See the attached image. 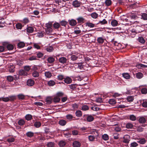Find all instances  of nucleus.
<instances>
[{"mask_svg":"<svg viewBox=\"0 0 147 147\" xmlns=\"http://www.w3.org/2000/svg\"><path fill=\"white\" fill-rule=\"evenodd\" d=\"M70 56V59L72 61H76L78 59H81L82 57V55L81 54L74 51L71 52Z\"/></svg>","mask_w":147,"mask_h":147,"instance_id":"nucleus-1","label":"nucleus"},{"mask_svg":"<svg viewBox=\"0 0 147 147\" xmlns=\"http://www.w3.org/2000/svg\"><path fill=\"white\" fill-rule=\"evenodd\" d=\"M53 22H49L45 24V26L46 27L45 31L46 33L49 34L52 33L53 32V29L52 28L53 26Z\"/></svg>","mask_w":147,"mask_h":147,"instance_id":"nucleus-2","label":"nucleus"},{"mask_svg":"<svg viewBox=\"0 0 147 147\" xmlns=\"http://www.w3.org/2000/svg\"><path fill=\"white\" fill-rule=\"evenodd\" d=\"M123 142L125 143H128L130 140V137L129 135H126L123 138Z\"/></svg>","mask_w":147,"mask_h":147,"instance_id":"nucleus-3","label":"nucleus"},{"mask_svg":"<svg viewBox=\"0 0 147 147\" xmlns=\"http://www.w3.org/2000/svg\"><path fill=\"white\" fill-rule=\"evenodd\" d=\"M135 29L138 33L141 32L144 30L143 28L140 26H136Z\"/></svg>","mask_w":147,"mask_h":147,"instance_id":"nucleus-4","label":"nucleus"},{"mask_svg":"<svg viewBox=\"0 0 147 147\" xmlns=\"http://www.w3.org/2000/svg\"><path fill=\"white\" fill-rule=\"evenodd\" d=\"M86 120L87 121L90 122L93 121L94 117L91 115H86Z\"/></svg>","mask_w":147,"mask_h":147,"instance_id":"nucleus-5","label":"nucleus"},{"mask_svg":"<svg viewBox=\"0 0 147 147\" xmlns=\"http://www.w3.org/2000/svg\"><path fill=\"white\" fill-rule=\"evenodd\" d=\"M138 14L136 13H131L129 15L130 17L133 19H136L138 18Z\"/></svg>","mask_w":147,"mask_h":147,"instance_id":"nucleus-6","label":"nucleus"},{"mask_svg":"<svg viewBox=\"0 0 147 147\" xmlns=\"http://www.w3.org/2000/svg\"><path fill=\"white\" fill-rule=\"evenodd\" d=\"M78 24H82L84 22L85 19L82 17H79L76 19Z\"/></svg>","mask_w":147,"mask_h":147,"instance_id":"nucleus-7","label":"nucleus"},{"mask_svg":"<svg viewBox=\"0 0 147 147\" xmlns=\"http://www.w3.org/2000/svg\"><path fill=\"white\" fill-rule=\"evenodd\" d=\"M34 84V81L32 79H28L27 82V85L29 86H32Z\"/></svg>","mask_w":147,"mask_h":147,"instance_id":"nucleus-8","label":"nucleus"},{"mask_svg":"<svg viewBox=\"0 0 147 147\" xmlns=\"http://www.w3.org/2000/svg\"><path fill=\"white\" fill-rule=\"evenodd\" d=\"M59 61L60 63L64 64L66 63L67 59L64 57H62L59 59Z\"/></svg>","mask_w":147,"mask_h":147,"instance_id":"nucleus-9","label":"nucleus"},{"mask_svg":"<svg viewBox=\"0 0 147 147\" xmlns=\"http://www.w3.org/2000/svg\"><path fill=\"white\" fill-rule=\"evenodd\" d=\"M69 25L72 26H75L77 24L76 20L73 19L69 20Z\"/></svg>","mask_w":147,"mask_h":147,"instance_id":"nucleus-10","label":"nucleus"},{"mask_svg":"<svg viewBox=\"0 0 147 147\" xmlns=\"http://www.w3.org/2000/svg\"><path fill=\"white\" fill-rule=\"evenodd\" d=\"M80 3L77 0H75L73 2V5L74 7H79L80 5Z\"/></svg>","mask_w":147,"mask_h":147,"instance_id":"nucleus-11","label":"nucleus"},{"mask_svg":"<svg viewBox=\"0 0 147 147\" xmlns=\"http://www.w3.org/2000/svg\"><path fill=\"white\" fill-rule=\"evenodd\" d=\"M59 24L61 26L65 27L67 24V22L65 20H62L60 21Z\"/></svg>","mask_w":147,"mask_h":147,"instance_id":"nucleus-12","label":"nucleus"},{"mask_svg":"<svg viewBox=\"0 0 147 147\" xmlns=\"http://www.w3.org/2000/svg\"><path fill=\"white\" fill-rule=\"evenodd\" d=\"M64 82L65 83L69 84L71 83L72 82V79L70 78L67 77L64 79Z\"/></svg>","mask_w":147,"mask_h":147,"instance_id":"nucleus-13","label":"nucleus"},{"mask_svg":"<svg viewBox=\"0 0 147 147\" xmlns=\"http://www.w3.org/2000/svg\"><path fill=\"white\" fill-rule=\"evenodd\" d=\"M80 143L78 141H75L73 143V146L74 147H80Z\"/></svg>","mask_w":147,"mask_h":147,"instance_id":"nucleus-14","label":"nucleus"},{"mask_svg":"<svg viewBox=\"0 0 147 147\" xmlns=\"http://www.w3.org/2000/svg\"><path fill=\"white\" fill-rule=\"evenodd\" d=\"M53 27L55 29H58L60 26L59 23L55 22L53 25Z\"/></svg>","mask_w":147,"mask_h":147,"instance_id":"nucleus-15","label":"nucleus"},{"mask_svg":"<svg viewBox=\"0 0 147 147\" xmlns=\"http://www.w3.org/2000/svg\"><path fill=\"white\" fill-rule=\"evenodd\" d=\"M80 61H81L80 62L76 63V64L77 65V68L81 69L83 68V64L84 62L81 60Z\"/></svg>","mask_w":147,"mask_h":147,"instance_id":"nucleus-16","label":"nucleus"},{"mask_svg":"<svg viewBox=\"0 0 147 147\" xmlns=\"http://www.w3.org/2000/svg\"><path fill=\"white\" fill-rule=\"evenodd\" d=\"M136 77L138 79L142 78L143 76V74L140 72H139L136 73Z\"/></svg>","mask_w":147,"mask_h":147,"instance_id":"nucleus-17","label":"nucleus"},{"mask_svg":"<svg viewBox=\"0 0 147 147\" xmlns=\"http://www.w3.org/2000/svg\"><path fill=\"white\" fill-rule=\"evenodd\" d=\"M47 61L49 63H53L55 61V59L53 57L50 56L48 57Z\"/></svg>","mask_w":147,"mask_h":147,"instance_id":"nucleus-18","label":"nucleus"},{"mask_svg":"<svg viewBox=\"0 0 147 147\" xmlns=\"http://www.w3.org/2000/svg\"><path fill=\"white\" fill-rule=\"evenodd\" d=\"M86 26L90 28H93L95 26L94 24H93L89 22H86Z\"/></svg>","mask_w":147,"mask_h":147,"instance_id":"nucleus-19","label":"nucleus"},{"mask_svg":"<svg viewBox=\"0 0 147 147\" xmlns=\"http://www.w3.org/2000/svg\"><path fill=\"white\" fill-rule=\"evenodd\" d=\"M105 39L102 37H98L97 39L98 42L99 44H102L104 42Z\"/></svg>","mask_w":147,"mask_h":147,"instance_id":"nucleus-20","label":"nucleus"},{"mask_svg":"<svg viewBox=\"0 0 147 147\" xmlns=\"http://www.w3.org/2000/svg\"><path fill=\"white\" fill-rule=\"evenodd\" d=\"M141 18L144 20H147V14L145 13H141Z\"/></svg>","mask_w":147,"mask_h":147,"instance_id":"nucleus-21","label":"nucleus"},{"mask_svg":"<svg viewBox=\"0 0 147 147\" xmlns=\"http://www.w3.org/2000/svg\"><path fill=\"white\" fill-rule=\"evenodd\" d=\"M111 24L113 26L115 27L117 26L118 23V22L116 20H113L111 21Z\"/></svg>","mask_w":147,"mask_h":147,"instance_id":"nucleus-22","label":"nucleus"},{"mask_svg":"<svg viewBox=\"0 0 147 147\" xmlns=\"http://www.w3.org/2000/svg\"><path fill=\"white\" fill-rule=\"evenodd\" d=\"M122 76L124 78L126 79H129L130 78V75L128 73H123L122 74Z\"/></svg>","mask_w":147,"mask_h":147,"instance_id":"nucleus-23","label":"nucleus"},{"mask_svg":"<svg viewBox=\"0 0 147 147\" xmlns=\"http://www.w3.org/2000/svg\"><path fill=\"white\" fill-rule=\"evenodd\" d=\"M46 50L47 51L49 52H52L54 50L53 47L52 46H49L47 47L46 48Z\"/></svg>","mask_w":147,"mask_h":147,"instance_id":"nucleus-24","label":"nucleus"},{"mask_svg":"<svg viewBox=\"0 0 147 147\" xmlns=\"http://www.w3.org/2000/svg\"><path fill=\"white\" fill-rule=\"evenodd\" d=\"M139 121L140 123H144L146 122V119L143 117H141L139 118Z\"/></svg>","mask_w":147,"mask_h":147,"instance_id":"nucleus-25","label":"nucleus"},{"mask_svg":"<svg viewBox=\"0 0 147 147\" xmlns=\"http://www.w3.org/2000/svg\"><path fill=\"white\" fill-rule=\"evenodd\" d=\"M129 119L133 121H134L136 119V116L134 115H130L129 116Z\"/></svg>","mask_w":147,"mask_h":147,"instance_id":"nucleus-26","label":"nucleus"},{"mask_svg":"<svg viewBox=\"0 0 147 147\" xmlns=\"http://www.w3.org/2000/svg\"><path fill=\"white\" fill-rule=\"evenodd\" d=\"M52 100L55 103H57L59 102L60 99L59 97L57 96L54 97Z\"/></svg>","mask_w":147,"mask_h":147,"instance_id":"nucleus-27","label":"nucleus"},{"mask_svg":"<svg viewBox=\"0 0 147 147\" xmlns=\"http://www.w3.org/2000/svg\"><path fill=\"white\" fill-rule=\"evenodd\" d=\"M26 119L27 121H30L32 119V116L30 114H27L25 116Z\"/></svg>","mask_w":147,"mask_h":147,"instance_id":"nucleus-28","label":"nucleus"},{"mask_svg":"<svg viewBox=\"0 0 147 147\" xmlns=\"http://www.w3.org/2000/svg\"><path fill=\"white\" fill-rule=\"evenodd\" d=\"M105 3L106 6H109L111 5L112 1L111 0H106Z\"/></svg>","mask_w":147,"mask_h":147,"instance_id":"nucleus-29","label":"nucleus"},{"mask_svg":"<svg viewBox=\"0 0 147 147\" xmlns=\"http://www.w3.org/2000/svg\"><path fill=\"white\" fill-rule=\"evenodd\" d=\"M138 41L140 43L144 44L145 42V40L144 38L142 36H140L138 38Z\"/></svg>","mask_w":147,"mask_h":147,"instance_id":"nucleus-30","label":"nucleus"},{"mask_svg":"<svg viewBox=\"0 0 147 147\" xmlns=\"http://www.w3.org/2000/svg\"><path fill=\"white\" fill-rule=\"evenodd\" d=\"M81 32V31L78 28L76 27L74 28V33L75 34H80Z\"/></svg>","mask_w":147,"mask_h":147,"instance_id":"nucleus-31","label":"nucleus"},{"mask_svg":"<svg viewBox=\"0 0 147 147\" xmlns=\"http://www.w3.org/2000/svg\"><path fill=\"white\" fill-rule=\"evenodd\" d=\"M75 114L76 116L80 117L82 116V113L81 111L78 110L76 111Z\"/></svg>","mask_w":147,"mask_h":147,"instance_id":"nucleus-32","label":"nucleus"},{"mask_svg":"<svg viewBox=\"0 0 147 147\" xmlns=\"http://www.w3.org/2000/svg\"><path fill=\"white\" fill-rule=\"evenodd\" d=\"M34 31V28L33 27L29 26L27 28V31L29 33H32Z\"/></svg>","mask_w":147,"mask_h":147,"instance_id":"nucleus-33","label":"nucleus"},{"mask_svg":"<svg viewBox=\"0 0 147 147\" xmlns=\"http://www.w3.org/2000/svg\"><path fill=\"white\" fill-rule=\"evenodd\" d=\"M34 134V133L31 131H28L26 133V135L29 138H31L33 137Z\"/></svg>","mask_w":147,"mask_h":147,"instance_id":"nucleus-34","label":"nucleus"},{"mask_svg":"<svg viewBox=\"0 0 147 147\" xmlns=\"http://www.w3.org/2000/svg\"><path fill=\"white\" fill-rule=\"evenodd\" d=\"M45 75L46 77L47 78H50L52 76V74L49 71H47L45 72Z\"/></svg>","mask_w":147,"mask_h":147,"instance_id":"nucleus-35","label":"nucleus"},{"mask_svg":"<svg viewBox=\"0 0 147 147\" xmlns=\"http://www.w3.org/2000/svg\"><path fill=\"white\" fill-rule=\"evenodd\" d=\"M32 76L34 78L38 77L39 76L38 72L36 71H34L32 73Z\"/></svg>","mask_w":147,"mask_h":147,"instance_id":"nucleus-36","label":"nucleus"},{"mask_svg":"<svg viewBox=\"0 0 147 147\" xmlns=\"http://www.w3.org/2000/svg\"><path fill=\"white\" fill-rule=\"evenodd\" d=\"M7 80L8 81L11 82L13 80L14 78L12 76H7Z\"/></svg>","mask_w":147,"mask_h":147,"instance_id":"nucleus-37","label":"nucleus"},{"mask_svg":"<svg viewBox=\"0 0 147 147\" xmlns=\"http://www.w3.org/2000/svg\"><path fill=\"white\" fill-rule=\"evenodd\" d=\"M17 96L20 100H24L25 97V96L22 94H19Z\"/></svg>","mask_w":147,"mask_h":147,"instance_id":"nucleus-38","label":"nucleus"},{"mask_svg":"<svg viewBox=\"0 0 147 147\" xmlns=\"http://www.w3.org/2000/svg\"><path fill=\"white\" fill-rule=\"evenodd\" d=\"M66 144V142L65 141L63 140H61L59 142V145L60 147H63Z\"/></svg>","mask_w":147,"mask_h":147,"instance_id":"nucleus-39","label":"nucleus"},{"mask_svg":"<svg viewBox=\"0 0 147 147\" xmlns=\"http://www.w3.org/2000/svg\"><path fill=\"white\" fill-rule=\"evenodd\" d=\"M130 34L134 36L138 33L135 29H132L130 31Z\"/></svg>","mask_w":147,"mask_h":147,"instance_id":"nucleus-40","label":"nucleus"},{"mask_svg":"<svg viewBox=\"0 0 147 147\" xmlns=\"http://www.w3.org/2000/svg\"><path fill=\"white\" fill-rule=\"evenodd\" d=\"M127 100L128 102H131L134 100V96H128L127 98Z\"/></svg>","mask_w":147,"mask_h":147,"instance_id":"nucleus-41","label":"nucleus"},{"mask_svg":"<svg viewBox=\"0 0 147 147\" xmlns=\"http://www.w3.org/2000/svg\"><path fill=\"white\" fill-rule=\"evenodd\" d=\"M66 123V121L65 120H61L59 121V124L62 126L65 125Z\"/></svg>","mask_w":147,"mask_h":147,"instance_id":"nucleus-42","label":"nucleus"},{"mask_svg":"<svg viewBox=\"0 0 147 147\" xmlns=\"http://www.w3.org/2000/svg\"><path fill=\"white\" fill-rule=\"evenodd\" d=\"M126 127L128 129H131L133 127V125L131 123H128L126 125Z\"/></svg>","mask_w":147,"mask_h":147,"instance_id":"nucleus-43","label":"nucleus"},{"mask_svg":"<svg viewBox=\"0 0 147 147\" xmlns=\"http://www.w3.org/2000/svg\"><path fill=\"white\" fill-rule=\"evenodd\" d=\"M64 79V76L63 75L59 74L57 76V79L59 80H62Z\"/></svg>","mask_w":147,"mask_h":147,"instance_id":"nucleus-44","label":"nucleus"},{"mask_svg":"<svg viewBox=\"0 0 147 147\" xmlns=\"http://www.w3.org/2000/svg\"><path fill=\"white\" fill-rule=\"evenodd\" d=\"M5 21L3 20L0 19V27L2 28L5 26Z\"/></svg>","mask_w":147,"mask_h":147,"instance_id":"nucleus-45","label":"nucleus"},{"mask_svg":"<svg viewBox=\"0 0 147 147\" xmlns=\"http://www.w3.org/2000/svg\"><path fill=\"white\" fill-rule=\"evenodd\" d=\"M91 17L94 19L98 17V15L96 12H94L92 13L91 15Z\"/></svg>","mask_w":147,"mask_h":147,"instance_id":"nucleus-46","label":"nucleus"},{"mask_svg":"<svg viewBox=\"0 0 147 147\" xmlns=\"http://www.w3.org/2000/svg\"><path fill=\"white\" fill-rule=\"evenodd\" d=\"M25 45V44L24 43L22 42H19L18 44V47L20 48L23 47Z\"/></svg>","mask_w":147,"mask_h":147,"instance_id":"nucleus-47","label":"nucleus"},{"mask_svg":"<svg viewBox=\"0 0 147 147\" xmlns=\"http://www.w3.org/2000/svg\"><path fill=\"white\" fill-rule=\"evenodd\" d=\"M48 84L49 86H53L55 85V82L52 80L49 81L48 82Z\"/></svg>","mask_w":147,"mask_h":147,"instance_id":"nucleus-48","label":"nucleus"},{"mask_svg":"<svg viewBox=\"0 0 147 147\" xmlns=\"http://www.w3.org/2000/svg\"><path fill=\"white\" fill-rule=\"evenodd\" d=\"M41 125V123L39 121H36L34 123V125L36 128L39 127Z\"/></svg>","mask_w":147,"mask_h":147,"instance_id":"nucleus-49","label":"nucleus"},{"mask_svg":"<svg viewBox=\"0 0 147 147\" xmlns=\"http://www.w3.org/2000/svg\"><path fill=\"white\" fill-rule=\"evenodd\" d=\"M52 99L51 97H47L46 100V101L47 102V103L50 104L52 102Z\"/></svg>","mask_w":147,"mask_h":147,"instance_id":"nucleus-50","label":"nucleus"},{"mask_svg":"<svg viewBox=\"0 0 147 147\" xmlns=\"http://www.w3.org/2000/svg\"><path fill=\"white\" fill-rule=\"evenodd\" d=\"M36 55L38 58H41L42 57L43 54L40 52H38L36 53Z\"/></svg>","mask_w":147,"mask_h":147,"instance_id":"nucleus-51","label":"nucleus"},{"mask_svg":"<svg viewBox=\"0 0 147 147\" xmlns=\"http://www.w3.org/2000/svg\"><path fill=\"white\" fill-rule=\"evenodd\" d=\"M15 67L13 66H11L9 68V71L11 73L14 72L15 71Z\"/></svg>","mask_w":147,"mask_h":147,"instance_id":"nucleus-52","label":"nucleus"},{"mask_svg":"<svg viewBox=\"0 0 147 147\" xmlns=\"http://www.w3.org/2000/svg\"><path fill=\"white\" fill-rule=\"evenodd\" d=\"M138 142L140 144H143L146 142V140L144 138H142L139 140Z\"/></svg>","mask_w":147,"mask_h":147,"instance_id":"nucleus-53","label":"nucleus"},{"mask_svg":"<svg viewBox=\"0 0 147 147\" xmlns=\"http://www.w3.org/2000/svg\"><path fill=\"white\" fill-rule=\"evenodd\" d=\"M18 123L19 125H22L25 124V122L23 119H21L18 121Z\"/></svg>","mask_w":147,"mask_h":147,"instance_id":"nucleus-54","label":"nucleus"},{"mask_svg":"<svg viewBox=\"0 0 147 147\" xmlns=\"http://www.w3.org/2000/svg\"><path fill=\"white\" fill-rule=\"evenodd\" d=\"M7 48L8 50H12L14 48L13 45L11 44H8L7 46Z\"/></svg>","mask_w":147,"mask_h":147,"instance_id":"nucleus-55","label":"nucleus"},{"mask_svg":"<svg viewBox=\"0 0 147 147\" xmlns=\"http://www.w3.org/2000/svg\"><path fill=\"white\" fill-rule=\"evenodd\" d=\"M109 102L111 105L115 104L116 103L115 100L114 99H110L109 101Z\"/></svg>","mask_w":147,"mask_h":147,"instance_id":"nucleus-56","label":"nucleus"},{"mask_svg":"<svg viewBox=\"0 0 147 147\" xmlns=\"http://www.w3.org/2000/svg\"><path fill=\"white\" fill-rule=\"evenodd\" d=\"M66 117L67 119L69 121H71L73 118V117L72 115L71 114H68L66 116Z\"/></svg>","mask_w":147,"mask_h":147,"instance_id":"nucleus-57","label":"nucleus"},{"mask_svg":"<svg viewBox=\"0 0 147 147\" xmlns=\"http://www.w3.org/2000/svg\"><path fill=\"white\" fill-rule=\"evenodd\" d=\"M89 109L88 107L86 105H84L81 108V109L83 111H87Z\"/></svg>","mask_w":147,"mask_h":147,"instance_id":"nucleus-58","label":"nucleus"},{"mask_svg":"<svg viewBox=\"0 0 147 147\" xmlns=\"http://www.w3.org/2000/svg\"><path fill=\"white\" fill-rule=\"evenodd\" d=\"M102 138L105 140H107L109 139V136L107 134H104L102 136Z\"/></svg>","mask_w":147,"mask_h":147,"instance_id":"nucleus-59","label":"nucleus"},{"mask_svg":"<svg viewBox=\"0 0 147 147\" xmlns=\"http://www.w3.org/2000/svg\"><path fill=\"white\" fill-rule=\"evenodd\" d=\"M95 137L94 136H88V138L89 141H92L95 139Z\"/></svg>","mask_w":147,"mask_h":147,"instance_id":"nucleus-60","label":"nucleus"},{"mask_svg":"<svg viewBox=\"0 0 147 147\" xmlns=\"http://www.w3.org/2000/svg\"><path fill=\"white\" fill-rule=\"evenodd\" d=\"M7 141L9 143H11L15 141V139L13 137H11L7 139Z\"/></svg>","mask_w":147,"mask_h":147,"instance_id":"nucleus-61","label":"nucleus"},{"mask_svg":"<svg viewBox=\"0 0 147 147\" xmlns=\"http://www.w3.org/2000/svg\"><path fill=\"white\" fill-rule=\"evenodd\" d=\"M142 94H145L147 93V89L145 88H142L141 90Z\"/></svg>","mask_w":147,"mask_h":147,"instance_id":"nucleus-62","label":"nucleus"},{"mask_svg":"<svg viewBox=\"0 0 147 147\" xmlns=\"http://www.w3.org/2000/svg\"><path fill=\"white\" fill-rule=\"evenodd\" d=\"M77 86L76 84H71V85H69V88L71 89H74L76 88Z\"/></svg>","mask_w":147,"mask_h":147,"instance_id":"nucleus-63","label":"nucleus"},{"mask_svg":"<svg viewBox=\"0 0 147 147\" xmlns=\"http://www.w3.org/2000/svg\"><path fill=\"white\" fill-rule=\"evenodd\" d=\"M142 106L145 108L147 107V101L143 100V102L142 103Z\"/></svg>","mask_w":147,"mask_h":147,"instance_id":"nucleus-64","label":"nucleus"}]
</instances>
